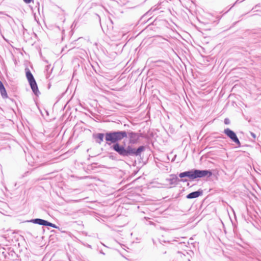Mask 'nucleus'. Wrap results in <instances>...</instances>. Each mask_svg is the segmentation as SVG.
<instances>
[{
	"label": "nucleus",
	"mask_w": 261,
	"mask_h": 261,
	"mask_svg": "<svg viewBox=\"0 0 261 261\" xmlns=\"http://www.w3.org/2000/svg\"><path fill=\"white\" fill-rule=\"evenodd\" d=\"M0 92L2 96L5 98L8 97V95L6 92V90L5 88V87L3 84V83L0 81Z\"/></svg>",
	"instance_id": "nucleus-9"
},
{
	"label": "nucleus",
	"mask_w": 261,
	"mask_h": 261,
	"mask_svg": "<svg viewBox=\"0 0 261 261\" xmlns=\"http://www.w3.org/2000/svg\"><path fill=\"white\" fill-rule=\"evenodd\" d=\"M112 148L114 150L118 152L120 155L125 156V148L124 146L120 145L119 143H116L112 146Z\"/></svg>",
	"instance_id": "nucleus-6"
},
{
	"label": "nucleus",
	"mask_w": 261,
	"mask_h": 261,
	"mask_svg": "<svg viewBox=\"0 0 261 261\" xmlns=\"http://www.w3.org/2000/svg\"><path fill=\"white\" fill-rule=\"evenodd\" d=\"M127 136V133L125 131L110 132L105 134V140L108 144H114Z\"/></svg>",
	"instance_id": "nucleus-2"
},
{
	"label": "nucleus",
	"mask_w": 261,
	"mask_h": 261,
	"mask_svg": "<svg viewBox=\"0 0 261 261\" xmlns=\"http://www.w3.org/2000/svg\"><path fill=\"white\" fill-rule=\"evenodd\" d=\"M144 149V147L142 146H140L138 147L137 149H135V155H139L141 153V152H142Z\"/></svg>",
	"instance_id": "nucleus-12"
},
{
	"label": "nucleus",
	"mask_w": 261,
	"mask_h": 261,
	"mask_svg": "<svg viewBox=\"0 0 261 261\" xmlns=\"http://www.w3.org/2000/svg\"><path fill=\"white\" fill-rule=\"evenodd\" d=\"M239 1H240V0H237V1H236V3H238ZM244 1V0H241V1H240V2H242Z\"/></svg>",
	"instance_id": "nucleus-15"
},
{
	"label": "nucleus",
	"mask_w": 261,
	"mask_h": 261,
	"mask_svg": "<svg viewBox=\"0 0 261 261\" xmlns=\"http://www.w3.org/2000/svg\"><path fill=\"white\" fill-rule=\"evenodd\" d=\"M26 70V76L29 82L31 89L34 94L36 95L39 93L38 86L34 78V76L29 69H25Z\"/></svg>",
	"instance_id": "nucleus-3"
},
{
	"label": "nucleus",
	"mask_w": 261,
	"mask_h": 261,
	"mask_svg": "<svg viewBox=\"0 0 261 261\" xmlns=\"http://www.w3.org/2000/svg\"><path fill=\"white\" fill-rule=\"evenodd\" d=\"M128 135L129 138V143L131 144L136 143L140 138L138 133L132 132L128 133Z\"/></svg>",
	"instance_id": "nucleus-7"
},
{
	"label": "nucleus",
	"mask_w": 261,
	"mask_h": 261,
	"mask_svg": "<svg viewBox=\"0 0 261 261\" xmlns=\"http://www.w3.org/2000/svg\"><path fill=\"white\" fill-rule=\"evenodd\" d=\"M104 136H105V135L103 134H102V133H98V134H97L96 135V138L97 139H98V140L97 141V142L99 144H101V143L103 140Z\"/></svg>",
	"instance_id": "nucleus-11"
},
{
	"label": "nucleus",
	"mask_w": 261,
	"mask_h": 261,
	"mask_svg": "<svg viewBox=\"0 0 261 261\" xmlns=\"http://www.w3.org/2000/svg\"><path fill=\"white\" fill-rule=\"evenodd\" d=\"M224 134L227 135L233 142L236 143L239 146H241V143L234 132L227 128L224 130Z\"/></svg>",
	"instance_id": "nucleus-4"
},
{
	"label": "nucleus",
	"mask_w": 261,
	"mask_h": 261,
	"mask_svg": "<svg viewBox=\"0 0 261 261\" xmlns=\"http://www.w3.org/2000/svg\"><path fill=\"white\" fill-rule=\"evenodd\" d=\"M251 135L254 138L255 136V135L253 134V133H251Z\"/></svg>",
	"instance_id": "nucleus-16"
},
{
	"label": "nucleus",
	"mask_w": 261,
	"mask_h": 261,
	"mask_svg": "<svg viewBox=\"0 0 261 261\" xmlns=\"http://www.w3.org/2000/svg\"><path fill=\"white\" fill-rule=\"evenodd\" d=\"M30 222L35 224H39L40 225L49 226L52 227L53 228H57V226L55 224L41 219L37 218L32 219L30 221Z\"/></svg>",
	"instance_id": "nucleus-5"
},
{
	"label": "nucleus",
	"mask_w": 261,
	"mask_h": 261,
	"mask_svg": "<svg viewBox=\"0 0 261 261\" xmlns=\"http://www.w3.org/2000/svg\"><path fill=\"white\" fill-rule=\"evenodd\" d=\"M129 155H135V148H133L128 146L125 148V156H128Z\"/></svg>",
	"instance_id": "nucleus-10"
},
{
	"label": "nucleus",
	"mask_w": 261,
	"mask_h": 261,
	"mask_svg": "<svg viewBox=\"0 0 261 261\" xmlns=\"http://www.w3.org/2000/svg\"><path fill=\"white\" fill-rule=\"evenodd\" d=\"M224 123H225V124H228L229 123V119H227V118L225 119V120H224Z\"/></svg>",
	"instance_id": "nucleus-13"
},
{
	"label": "nucleus",
	"mask_w": 261,
	"mask_h": 261,
	"mask_svg": "<svg viewBox=\"0 0 261 261\" xmlns=\"http://www.w3.org/2000/svg\"><path fill=\"white\" fill-rule=\"evenodd\" d=\"M212 175V172L210 170H200L197 169H193L179 174V177L182 178L180 181L186 182L187 179L183 178L187 177L191 180H194L197 178H202L204 177H211Z\"/></svg>",
	"instance_id": "nucleus-1"
},
{
	"label": "nucleus",
	"mask_w": 261,
	"mask_h": 261,
	"mask_svg": "<svg viewBox=\"0 0 261 261\" xmlns=\"http://www.w3.org/2000/svg\"><path fill=\"white\" fill-rule=\"evenodd\" d=\"M33 0H23V1L27 4L30 3Z\"/></svg>",
	"instance_id": "nucleus-14"
},
{
	"label": "nucleus",
	"mask_w": 261,
	"mask_h": 261,
	"mask_svg": "<svg viewBox=\"0 0 261 261\" xmlns=\"http://www.w3.org/2000/svg\"><path fill=\"white\" fill-rule=\"evenodd\" d=\"M202 194V191H197L193 192L192 193H190L188 195H187V198L188 199H193L195 198H197L199 197L200 195H201Z\"/></svg>",
	"instance_id": "nucleus-8"
},
{
	"label": "nucleus",
	"mask_w": 261,
	"mask_h": 261,
	"mask_svg": "<svg viewBox=\"0 0 261 261\" xmlns=\"http://www.w3.org/2000/svg\"><path fill=\"white\" fill-rule=\"evenodd\" d=\"M3 38L5 40H6V39L5 38V37L3 36Z\"/></svg>",
	"instance_id": "nucleus-17"
}]
</instances>
